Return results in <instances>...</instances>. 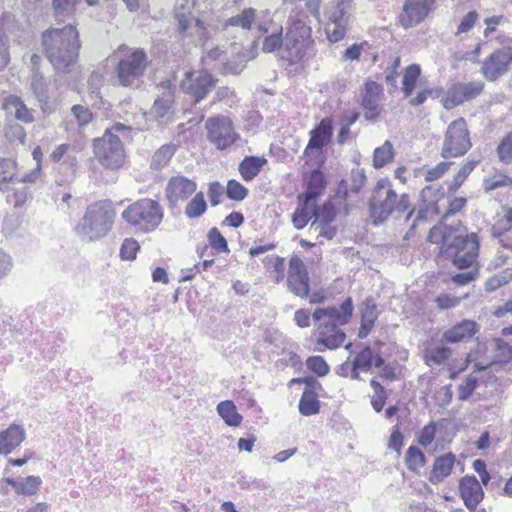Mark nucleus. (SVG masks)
Listing matches in <instances>:
<instances>
[{
    "label": "nucleus",
    "mask_w": 512,
    "mask_h": 512,
    "mask_svg": "<svg viewBox=\"0 0 512 512\" xmlns=\"http://www.w3.org/2000/svg\"><path fill=\"white\" fill-rule=\"evenodd\" d=\"M321 0H293V8L287 19L286 33L283 26L276 23L270 10L257 12L254 24L264 36L262 51L265 53L281 52V57L289 65L299 63L314 44L312 39L311 17L319 19Z\"/></svg>",
    "instance_id": "1"
},
{
    "label": "nucleus",
    "mask_w": 512,
    "mask_h": 512,
    "mask_svg": "<svg viewBox=\"0 0 512 512\" xmlns=\"http://www.w3.org/2000/svg\"><path fill=\"white\" fill-rule=\"evenodd\" d=\"M354 306L351 297H347L340 308L335 306L319 307L312 313L314 326L318 330L315 351L324 352L339 348L346 339L340 326L348 324L353 315Z\"/></svg>",
    "instance_id": "2"
},
{
    "label": "nucleus",
    "mask_w": 512,
    "mask_h": 512,
    "mask_svg": "<svg viewBox=\"0 0 512 512\" xmlns=\"http://www.w3.org/2000/svg\"><path fill=\"white\" fill-rule=\"evenodd\" d=\"M438 237L441 242L439 255L451 260L456 268L464 270L477 263L480 243L476 233L463 235L451 227H445L443 231L432 228L428 235L429 241L438 243Z\"/></svg>",
    "instance_id": "3"
},
{
    "label": "nucleus",
    "mask_w": 512,
    "mask_h": 512,
    "mask_svg": "<svg viewBox=\"0 0 512 512\" xmlns=\"http://www.w3.org/2000/svg\"><path fill=\"white\" fill-rule=\"evenodd\" d=\"M42 46L52 66L61 72H69L75 65L81 47L76 28L69 24L43 32Z\"/></svg>",
    "instance_id": "4"
},
{
    "label": "nucleus",
    "mask_w": 512,
    "mask_h": 512,
    "mask_svg": "<svg viewBox=\"0 0 512 512\" xmlns=\"http://www.w3.org/2000/svg\"><path fill=\"white\" fill-rule=\"evenodd\" d=\"M411 206L410 196L406 193L398 194L388 178L377 181L368 202V211L372 223L378 226L384 223L391 215H401Z\"/></svg>",
    "instance_id": "5"
},
{
    "label": "nucleus",
    "mask_w": 512,
    "mask_h": 512,
    "mask_svg": "<svg viewBox=\"0 0 512 512\" xmlns=\"http://www.w3.org/2000/svg\"><path fill=\"white\" fill-rule=\"evenodd\" d=\"M114 217L115 211L110 203H93L86 209L75 231L84 240H98L111 230Z\"/></svg>",
    "instance_id": "6"
},
{
    "label": "nucleus",
    "mask_w": 512,
    "mask_h": 512,
    "mask_svg": "<svg viewBox=\"0 0 512 512\" xmlns=\"http://www.w3.org/2000/svg\"><path fill=\"white\" fill-rule=\"evenodd\" d=\"M121 216L136 231L149 233L160 225L164 212L158 201L143 198L130 204Z\"/></svg>",
    "instance_id": "7"
},
{
    "label": "nucleus",
    "mask_w": 512,
    "mask_h": 512,
    "mask_svg": "<svg viewBox=\"0 0 512 512\" xmlns=\"http://www.w3.org/2000/svg\"><path fill=\"white\" fill-rule=\"evenodd\" d=\"M472 147L470 132L464 118L452 121L445 132L441 149L444 159L457 158L465 155Z\"/></svg>",
    "instance_id": "8"
},
{
    "label": "nucleus",
    "mask_w": 512,
    "mask_h": 512,
    "mask_svg": "<svg viewBox=\"0 0 512 512\" xmlns=\"http://www.w3.org/2000/svg\"><path fill=\"white\" fill-rule=\"evenodd\" d=\"M95 158L107 169H119L125 162L123 144L117 134L106 130L93 144Z\"/></svg>",
    "instance_id": "9"
},
{
    "label": "nucleus",
    "mask_w": 512,
    "mask_h": 512,
    "mask_svg": "<svg viewBox=\"0 0 512 512\" xmlns=\"http://www.w3.org/2000/svg\"><path fill=\"white\" fill-rule=\"evenodd\" d=\"M353 12V0H337L326 10L328 22L325 33L330 42H338L346 36Z\"/></svg>",
    "instance_id": "10"
},
{
    "label": "nucleus",
    "mask_w": 512,
    "mask_h": 512,
    "mask_svg": "<svg viewBox=\"0 0 512 512\" xmlns=\"http://www.w3.org/2000/svg\"><path fill=\"white\" fill-rule=\"evenodd\" d=\"M148 64V57L144 49L133 50L117 64L116 75L119 84L124 87L132 86L144 75Z\"/></svg>",
    "instance_id": "11"
},
{
    "label": "nucleus",
    "mask_w": 512,
    "mask_h": 512,
    "mask_svg": "<svg viewBox=\"0 0 512 512\" xmlns=\"http://www.w3.org/2000/svg\"><path fill=\"white\" fill-rule=\"evenodd\" d=\"M208 140L219 150L230 147L239 139L231 119L224 115L210 117L205 122Z\"/></svg>",
    "instance_id": "12"
},
{
    "label": "nucleus",
    "mask_w": 512,
    "mask_h": 512,
    "mask_svg": "<svg viewBox=\"0 0 512 512\" xmlns=\"http://www.w3.org/2000/svg\"><path fill=\"white\" fill-rule=\"evenodd\" d=\"M217 82L218 79L207 71H187L180 86L195 103H199L216 87Z\"/></svg>",
    "instance_id": "13"
},
{
    "label": "nucleus",
    "mask_w": 512,
    "mask_h": 512,
    "mask_svg": "<svg viewBox=\"0 0 512 512\" xmlns=\"http://www.w3.org/2000/svg\"><path fill=\"white\" fill-rule=\"evenodd\" d=\"M287 286L289 291L295 296L300 298L309 297V273L303 260L298 255H292L289 260Z\"/></svg>",
    "instance_id": "14"
},
{
    "label": "nucleus",
    "mask_w": 512,
    "mask_h": 512,
    "mask_svg": "<svg viewBox=\"0 0 512 512\" xmlns=\"http://www.w3.org/2000/svg\"><path fill=\"white\" fill-rule=\"evenodd\" d=\"M157 98L150 110V114L159 122H164L173 114L175 98V85L170 80H164L157 86Z\"/></svg>",
    "instance_id": "15"
},
{
    "label": "nucleus",
    "mask_w": 512,
    "mask_h": 512,
    "mask_svg": "<svg viewBox=\"0 0 512 512\" xmlns=\"http://www.w3.org/2000/svg\"><path fill=\"white\" fill-rule=\"evenodd\" d=\"M484 84L480 81L468 83H454L448 90L446 97L442 100L445 109L450 110L463 104L465 101L476 98L483 90Z\"/></svg>",
    "instance_id": "16"
},
{
    "label": "nucleus",
    "mask_w": 512,
    "mask_h": 512,
    "mask_svg": "<svg viewBox=\"0 0 512 512\" xmlns=\"http://www.w3.org/2000/svg\"><path fill=\"white\" fill-rule=\"evenodd\" d=\"M435 0H406L399 22L404 28H411L421 23L429 14Z\"/></svg>",
    "instance_id": "17"
},
{
    "label": "nucleus",
    "mask_w": 512,
    "mask_h": 512,
    "mask_svg": "<svg viewBox=\"0 0 512 512\" xmlns=\"http://www.w3.org/2000/svg\"><path fill=\"white\" fill-rule=\"evenodd\" d=\"M197 184L194 180L182 175L171 177L165 188V196L170 206H175L179 201L187 200L195 193Z\"/></svg>",
    "instance_id": "18"
},
{
    "label": "nucleus",
    "mask_w": 512,
    "mask_h": 512,
    "mask_svg": "<svg viewBox=\"0 0 512 512\" xmlns=\"http://www.w3.org/2000/svg\"><path fill=\"white\" fill-rule=\"evenodd\" d=\"M177 20L178 29L182 35L190 37L195 46L205 44L208 33L204 20L185 14H178Z\"/></svg>",
    "instance_id": "19"
},
{
    "label": "nucleus",
    "mask_w": 512,
    "mask_h": 512,
    "mask_svg": "<svg viewBox=\"0 0 512 512\" xmlns=\"http://www.w3.org/2000/svg\"><path fill=\"white\" fill-rule=\"evenodd\" d=\"M511 62L512 52L509 49H499L484 60L481 71L486 79L495 81L507 72Z\"/></svg>",
    "instance_id": "20"
},
{
    "label": "nucleus",
    "mask_w": 512,
    "mask_h": 512,
    "mask_svg": "<svg viewBox=\"0 0 512 512\" xmlns=\"http://www.w3.org/2000/svg\"><path fill=\"white\" fill-rule=\"evenodd\" d=\"M309 134L310 139L304 150L305 156H310L314 151H321L331 142L333 136L332 120L328 117L323 118Z\"/></svg>",
    "instance_id": "21"
},
{
    "label": "nucleus",
    "mask_w": 512,
    "mask_h": 512,
    "mask_svg": "<svg viewBox=\"0 0 512 512\" xmlns=\"http://www.w3.org/2000/svg\"><path fill=\"white\" fill-rule=\"evenodd\" d=\"M459 493L466 508L474 512L484 498V491L473 475H466L459 481Z\"/></svg>",
    "instance_id": "22"
},
{
    "label": "nucleus",
    "mask_w": 512,
    "mask_h": 512,
    "mask_svg": "<svg viewBox=\"0 0 512 512\" xmlns=\"http://www.w3.org/2000/svg\"><path fill=\"white\" fill-rule=\"evenodd\" d=\"M326 186L327 181L323 172L319 169L313 170L310 174L306 191L298 196L299 202L315 203L325 191Z\"/></svg>",
    "instance_id": "23"
},
{
    "label": "nucleus",
    "mask_w": 512,
    "mask_h": 512,
    "mask_svg": "<svg viewBox=\"0 0 512 512\" xmlns=\"http://www.w3.org/2000/svg\"><path fill=\"white\" fill-rule=\"evenodd\" d=\"M24 439V428L17 424H11L6 430L0 432V454H10Z\"/></svg>",
    "instance_id": "24"
},
{
    "label": "nucleus",
    "mask_w": 512,
    "mask_h": 512,
    "mask_svg": "<svg viewBox=\"0 0 512 512\" xmlns=\"http://www.w3.org/2000/svg\"><path fill=\"white\" fill-rule=\"evenodd\" d=\"M477 332V323L472 320H462L443 333L442 341L458 343L470 339Z\"/></svg>",
    "instance_id": "25"
},
{
    "label": "nucleus",
    "mask_w": 512,
    "mask_h": 512,
    "mask_svg": "<svg viewBox=\"0 0 512 512\" xmlns=\"http://www.w3.org/2000/svg\"><path fill=\"white\" fill-rule=\"evenodd\" d=\"M455 461L456 457L452 452H447L437 457L430 473V482L436 484L447 478L452 472Z\"/></svg>",
    "instance_id": "26"
},
{
    "label": "nucleus",
    "mask_w": 512,
    "mask_h": 512,
    "mask_svg": "<svg viewBox=\"0 0 512 512\" xmlns=\"http://www.w3.org/2000/svg\"><path fill=\"white\" fill-rule=\"evenodd\" d=\"M3 108L8 112L14 111L16 120L24 123H32L34 116L32 111L24 104L22 99L16 95H9L4 99Z\"/></svg>",
    "instance_id": "27"
},
{
    "label": "nucleus",
    "mask_w": 512,
    "mask_h": 512,
    "mask_svg": "<svg viewBox=\"0 0 512 512\" xmlns=\"http://www.w3.org/2000/svg\"><path fill=\"white\" fill-rule=\"evenodd\" d=\"M16 162L10 158H0V191L8 193L10 185H17Z\"/></svg>",
    "instance_id": "28"
},
{
    "label": "nucleus",
    "mask_w": 512,
    "mask_h": 512,
    "mask_svg": "<svg viewBox=\"0 0 512 512\" xmlns=\"http://www.w3.org/2000/svg\"><path fill=\"white\" fill-rule=\"evenodd\" d=\"M264 157L246 156L239 164V172L245 181L253 180L266 164Z\"/></svg>",
    "instance_id": "29"
},
{
    "label": "nucleus",
    "mask_w": 512,
    "mask_h": 512,
    "mask_svg": "<svg viewBox=\"0 0 512 512\" xmlns=\"http://www.w3.org/2000/svg\"><path fill=\"white\" fill-rule=\"evenodd\" d=\"M313 221L311 227H319L323 223H332L336 218V210L331 201L325 202L321 207L312 204Z\"/></svg>",
    "instance_id": "30"
},
{
    "label": "nucleus",
    "mask_w": 512,
    "mask_h": 512,
    "mask_svg": "<svg viewBox=\"0 0 512 512\" xmlns=\"http://www.w3.org/2000/svg\"><path fill=\"white\" fill-rule=\"evenodd\" d=\"M299 412L303 416L316 415L320 411V401L316 391L304 389L298 404Z\"/></svg>",
    "instance_id": "31"
},
{
    "label": "nucleus",
    "mask_w": 512,
    "mask_h": 512,
    "mask_svg": "<svg viewBox=\"0 0 512 512\" xmlns=\"http://www.w3.org/2000/svg\"><path fill=\"white\" fill-rule=\"evenodd\" d=\"M177 146L173 143H167L158 148L150 161V168L158 171L163 169L175 154Z\"/></svg>",
    "instance_id": "32"
},
{
    "label": "nucleus",
    "mask_w": 512,
    "mask_h": 512,
    "mask_svg": "<svg viewBox=\"0 0 512 512\" xmlns=\"http://www.w3.org/2000/svg\"><path fill=\"white\" fill-rule=\"evenodd\" d=\"M7 483L13 487L17 494L33 495L37 492L41 484L40 477L28 476L25 479L15 480L12 478L6 479Z\"/></svg>",
    "instance_id": "33"
},
{
    "label": "nucleus",
    "mask_w": 512,
    "mask_h": 512,
    "mask_svg": "<svg viewBox=\"0 0 512 512\" xmlns=\"http://www.w3.org/2000/svg\"><path fill=\"white\" fill-rule=\"evenodd\" d=\"M217 412L224 422L232 427H238L242 422V416L237 412L233 401L225 400L217 405Z\"/></svg>",
    "instance_id": "34"
},
{
    "label": "nucleus",
    "mask_w": 512,
    "mask_h": 512,
    "mask_svg": "<svg viewBox=\"0 0 512 512\" xmlns=\"http://www.w3.org/2000/svg\"><path fill=\"white\" fill-rule=\"evenodd\" d=\"M257 20V11L254 8H245L241 13L226 20V26L241 27L244 30H250Z\"/></svg>",
    "instance_id": "35"
},
{
    "label": "nucleus",
    "mask_w": 512,
    "mask_h": 512,
    "mask_svg": "<svg viewBox=\"0 0 512 512\" xmlns=\"http://www.w3.org/2000/svg\"><path fill=\"white\" fill-rule=\"evenodd\" d=\"M382 96V86L375 81H367L365 83L364 92L362 93L361 105L362 107L379 105V101L381 100Z\"/></svg>",
    "instance_id": "36"
},
{
    "label": "nucleus",
    "mask_w": 512,
    "mask_h": 512,
    "mask_svg": "<svg viewBox=\"0 0 512 512\" xmlns=\"http://www.w3.org/2000/svg\"><path fill=\"white\" fill-rule=\"evenodd\" d=\"M479 162L480 159H469L463 163L459 171L454 175L452 182L449 184L448 192L455 193L464 183L468 175L479 164Z\"/></svg>",
    "instance_id": "37"
},
{
    "label": "nucleus",
    "mask_w": 512,
    "mask_h": 512,
    "mask_svg": "<svg viewBox=\"0 0 512 512\" xmlns=\"http://www.w3.org/2000/svg\"><path fill=\"white\" fill-rule=\"evenodd\" d=\"M207 210V203L204 198L203 192H198L187 203L185 207V215L189 219H196L202 216Z\"/></svg>",
    "instance_id": "38"
},
{
    "label": "nucleus",
    "mask_w": 512,
    "mask_h": 512,
    "mask_svg": "<svg viewBox=\"0 0 512 512\" xmlns=\"http://www.w3.org/2000/svg\"><path fill=\"white\" fill-rule=\"evenodd\" d=\"M207 240L211 247L212 254L218 255L220 253H228L229 247L227 240L221 234L217 227H212L207 234Z\"/></svg>",
    "instance_id": "39"
},
{
    "label": "nucleus",
    "mask_w": 512,
    "mask_h": 512,
    "mask_svg": "<svg viewBox=\"0 0 512 512\" xmlns=\"http://www.w3.org/2000/svg\"><path fill=\"white\" fill-rule=\"evenodd\" d=\"M405 463L411 472L417 473L426 463L425 454L418 447L411 445L406 451Z\"/></svg>",
    "instance_id": "40"
},
{
    "label": "nucleus",
    "mask_w": 512,
    "mask_h": 512,
    "mask_svg": "<svg viewBox=\"0 0 512 512\" xmlns=\"http://www.w3.org/2000/svg\"><path fill=\"white\" fill-rule=\"evenodd\" d=\"M394 157L393 145L389 140H386L384 144L377 147L373 153V166L375 168H381L391 162Z\"/></svg>",
    "instance_id": "41"
},
{
    "label": "nucleus",
    "mask_w": 512,
    "mask_h": 512,
    "mask_svg": "<svg viewBox=\"0 0 512 512\" xmlns=\"http://www.w3.org/2000/svg\"><path fill=\"white\" fill-rule=\"evenodd\" d=\"M421 69L417 64H411L405 68L403 75V93L406 97L411 96L420 76Z\"/></svg>",
    "instance_id": "42"
},
{
    "label": "nucleus",
    "mask_w": 512,
    "mask_h": 512,
    "mask_svg": "<svg viewBox=\"0 0 512 512\" xmlns=\"http://www.w3.org/2000/svg\"><path fill=\"white\" fill-rule=\"evenodd\" d=\"M374 352L369 345L363 347L354 357L351 362L356 369H361L363 372H368L373 366Z\"/></svg>",
    "instance_id": "43"
},
{
    "label": "nucleus",
    "mask_w": 512,
    "mask_h": 512,
    "mask_svg": "<svg viewBox=\"0 0 512 512\" xmlns=\"http://www.w3.org/2000/svg\"><path fill=\"white\" fill-rule=\"evenodd\" d=\"M309 205V203L299 202V205L292 215V222L297 230L303 229L310 219L313 218L312 209L310 210Z\"/></svg>",
    "instance_id": "44"
},
{
    "label": "nucleus",
    "mask_w": 512,
    "mask_h": 512,
    "mask_svg": "<svg viewBox=\"0 0 512 512\" xmlns=\"http://www.w3.org/2000/svg\"><path fill=\"white\" fill-rule=\"evenodd\" d=\"M361 322L375 324L378 319L379 312L376 303L372 297H367L359 306Z\"/></svg>",
    "instance_id": "45"
},
{
    "label": "nucleus",
    "mask_w": 512,
    "mask_h": 512,
    "mask_svg": "<svg viewBox=\"0 0 512 512\" xmlns=\"http://www.w3.org/2000/svg\"><path fill=\"white\" fill-rule=\"evenodd\" d=\"M451 353L450 348L443 346L427 349L425 352V362L428 365H441L451 356Z\"/></svg>",
    "instance_id": "46"
},
{
    "label": "nucleus",
    "mask_w": 512,
    "mask_h": 512,
    "mask_svg": "<svg viewBox=\"0 0 512 512\" xmlns=\"http://www.w3.org/2000/svg\"><path fill=\"white\" fill-rule=\"evenodd\" d=\"M5 194L9 203L15 208H20L27 200L28 188L24 185H10V191Z\"/></svg>",
    "instance_id": "47"
},
{
    "label": "nucleus",
    "mask_w": 512,
    "mask_h": 512,
    "mask_svg": "<svg viewBox=\"0 0 512 512\" xmlns=\"http://www.w3.org/2000/svg\"><path fill=\"white\" fill-rule=\"evenodd\" d=\"M5 137L9 142L25 143L26 131L24 127L17 122H9L4 127Z\"/></svg>",
    "instance_id": "48"
},
{
    "label": "nucleus",
    "mask_w": 512,
    "mask_h": 512,
    "mask_svg": "<svg viewBox=\"0 0 512 512\" xmlns=\"http://www.w3.org/2000/svg\"><path fill=\"white\" fill-rule=\"evenodd\" d=\"M443 196V188L436 184L426 186L420 192V197L427 206L435 204Z\"/></svg>",
    "instance_id": "49"
},
{
    "label": "nucleus",
    "mask_w": 512,
    "mask_h": 512,
    "mask_svg": "<svg viewBox=\"0 0 512 512\" xmlns=\"http://www.w3.org/2000/svg\"><path fill=\"white\" fill-rule=\"evenodd\" d=\"M497 155L502 163L512 162V130L500 141L497 147Z\"/></svg>",
    "instance_id": "50"
},
{
    "label": "nucleus",
    "mask_w": 512,
    "mask_h": 512,
    "mask_svg": "<svg viewBox=\"0 0 512 512\" xmlns=\"http://www.w3.org/2000/svg\"><path fill=\"white\" fill-rule=\"evenodd\" d=\"M306 366L309 370L319 377L327 375L330 367L322 356H311L306 360Z\"/></svg>",
    "instance_id": "51"
},
{
    "label": "nucleus",
    "mask_w": 512,
    "mask_h": 512,
    "mask_svg": "<svg viewBox=\"0 0 512 512\" xmlns=\"http://www.w3.org/2000/svg\"><path fill=\"white\" fill-rule=\"evenodd\" d=\"M226 195L231 200L242 201L247 197L248 189L240 182L231 179L227 183Z\"/></svg>",
    "instance_id": "52"
},
{
    "label": "nucleus",
    "mask_w": 512,
    "mask_h": 512,
    "mask_svg": "<svg viewBox=\"0 0 512 512\" xmlns=\"http://www.w3.org/2000/svg\"><path fill=\"white\" fill-rule=\"evenodd\" d=\"M512 227V212H506L496 223L492 226V235L495 238H500L505 232L509 231Z\"/></svg>",
    "instance_id": "53"
},
{
    "label": "nucleus",
    "mask_w": 512,
    "mask_h": 512,
    "mask_svg": "<svg viewBox=\"0 0 512 512\" xmlns=\"http://www.w3.org/2000/svg\"><path fill=\"white\" fill-rule=\"evenodd\" d=\"M478 385V379L473 375H468L464 384L458 386V399L460 401L468 400Z\"/></svg>",
    "instance_id": "54"
},
{
    "label": "nucleus",
    "mask_w": 512,
    "mask_h": 512,
    "mask_svg": "<svg viewBox=\"0 0 512 512\" xmlns=\"http://www.w3.org/2000/svg\"><path fill=\"white\" fill-rule=\"evenodd\" d=\"M140 246L135 239L126 238L120 248V257L123 260H134Z\"/></svg>",
    "instance_id": "55"
},
{
    "label": "nucleus",
    "mask_w": 512,
    "mask_h": 512,
    "mask_svg": "<svg viewBox=\"0 0 512 512\" xmlns=\"http://www.w3.org/2000/svg\"><path fill=\"white\" fill-rule=\"evenodd\" d=\"M81 0H53V7L57 16H65L72 14L75 6Z\"/></svg>",
    "instance_id": "56"
},
{
    "label": "nucleus",
    "mask_w": 512,
    "mask_h": 512,
    "mask_svg": "<svg viewBox=\"0 0 512 512\" xmlns=\"http://www.w3.org/2000/svg\"><path fill=\"white\" fill-rule=\"evenodd\" d=\"M365 170L362 168L352 169L350 191L358 194L366 182Z\"/></svg>",
    "instance_id": "57"
},
{
    "label": "nucleus",
    "mask_w": 512,
    "mask_h": 512,
    "mask_svg": "<svg viewBox=\"0 0 512 512\" xmlns=\"http://www.w3.org/2000/svg\"><path fill=\"white\" fill-rule=\"evenodd\" d=\"M495 344L498 361L502 363L510 362L512 360V347L502 339H497Z\"/></svg>",
    "instance_id": "58"
},
{
    "label": "nucleus",
    "mask_w": 512,
    "mask_h": 512,
    "mask_svg": "<svg viewBox=\"0 0 512 512\" xmlns=\"http://www.w3.org/2000/svg\"><path fill=\"white\" fill-rule=\"evenodd\" d=\"M435 435L436 424L434 422H430L421 429L418 442L421 446L427 447L433 442Z\"/></svg>",
    "instance_id": "59"
},
{
    "label": "nucleus",
    "mask_w": 512,
    "mask_h": 512,
    "mask_svg": "<svg viewBox=\"0 0 512 512\" xmlns=\"http://www.w3.org/2000/svg\"><path fill=\"white\" fill-rule=\"evenodd\" d=\"M472 269L466 272L457 273L452 276L453 283L463 286L476 280L479 275V269L477 267H471Z\"/></svg>",
    "instance_id": "60"
},
{
    "label": "nucleus",
    "mask_w": 512,
    "mask_h": 512,
    "mask_svg": "<svg viewBox=\"0 0 512 512\" xmlns=\"http://www.w3.org/2000/svg\"><path fill=\"white\" fill-rule=\"evenodd\" d=\"M451 162H440L435 167L428 169L425 174V180L428 182L441 178L450 168Z\"/></svg>",
    "instance_id": "61"
},
{
    "label": "nucleus",
    "mask_w": 512,
    "mask_h": 512,
    "mask_svg": "<svg viewBox=\"0 0 512 512\" xmlns=\"http://www.w3.org/2000/svg\"><path fill=\"white\" fill-rule=\"evenodd\" d=\"M235 92L228 86H221L218 87L215 94L213 101L209 104V107H211L216 102H222V101H231L233 103L235 101Z\"/></svg>",
    "instance_id": "62"
},
{
    "label": "nucleus",
    "mask_w": 512,
    "mask_h": 512,
    "mask_svg": "<svg viewBox=\"0 0 512 512\" xmlns=\"http://www.w3.org/2000/svg\"><path fill=\"white\" fill-rule=\"evenodd\" d=\"M72 113L80 126L87 125L92 119L91 111L82 105H74Z\"/></svg>",
    "instance_id": "63"
},
{
    "label": "nucleus",
    "mask_w": 512,
    "mask_h": 512,
    "mask_svg": "<svg viewBox=\"0 0 512 512\" xmlns=\"http://www.w3.org/2000/svg\"><path fill=\"white\" fill-rule=\"evenodd\" d=\"M478 18V14L475 11L468 12L463 19L461 20L458 28H457V34L468 32L473 28L475 25V22Z\"/></svg>",
    "instance_id": "64"
}]
</instances>
